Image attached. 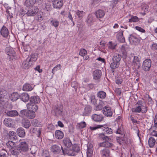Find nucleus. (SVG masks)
I'll return each instance as SVG.
<instances>
[{"label": "nucleus", "instance_id": "obj_15", "mask_svg": "<svg viewBox=\"0 0 157 157\" xmlns=\"http://www.w3.org/2000/svg\"><path fill=\"white\" fill-rule=\"evenodd\" d=\"M32 64L31 61H29V58L23 61L22 67L23 68L25 69H28Z\"/></svg>", "mask_w": 157, "mask_h": 157}, {"label": "nucleus", "instance_id": "obj_41", "mask_svg": "<svg viewBox=\"0 0 157 157\" xmlns=\"http://www.w3.org/2000/svg\"><path fill=\"white\" fill-rule=\"evenodd\" d=\"M97 96L99 98L103 99L105 98L106 96V94L103 91H100L98 92Z\"/></svg>", "mask_w": 157, "mask_h": 157}, {"label": "nucleus", "instance_id": "obj_39", "mask_svg": "<svg viewBox=\"0 0 157 157\" xmlns=\"http://www.w3.org/2000/svg\"><path fill=\"white\" fill-rule=\"evenodd\" d=\"M28 113V110L26 109H23L20 111L19 115L20 117H27Z\"/></svg>", "mask_w": 157, "mask_h": 157}, {"label": "nucleus", "instance_id": "obj_17", "mask_svg": "<svg viewBox=\"0 0 157 157\" xmlns=\"http://www.w3.org/2000/svg\"><path fill=\"white\" fill-rule=\"evenodd\" d=\"M113 144L108 141H105L99 144V146L100 147H103L106 148L111 147H113Z\"/></svg>", "mask_w": 157, "mask_h": 157}, {"label": "nucleus", "instance_id": "obj_7", "mask_svg": "<svg viewBox=\"0 0 157 157\" xmlns=\"http://www.w3.org/2000/svg\"><path fill=\"white\" fill-rule=\"evenodd\" d=\"M39 9L36 6L32 7L29 8L26 14L28 16H33L37 13Z\"/></svg>", "mask_w": 157, "mask_h": 157}, {"label": "nucleus", "instance_id": "obj_13", "mask_svg": "<svg viewBox=\"0 0 157 157\" xmlns=\"http://www.w3.org/2000/svg\"><path fill=\"white\" fill-rule=\"evenodd\" d=\"M22 126L26 128H28L31 126V124L29 121L28 119L23 118L21 120Z\"/></svg>", "mask_w": 157, "mask_h": 157}, {"label": "nucleus", "instance_id": "obj_57", "mask_svg": "<svg viewBox=\"0 0 157 157\" xmlns=\"http://www.w3.org/2000/svg\"><path fill=\"white\" fill-rule=\"evenodd\" d=\"M103 126V125H97L95 126L90 127V128L91 130H95L97 129L101 128Z\"/></svg>", "mask_w": 157, "mask_h": 157}, {"label": "nucleus", "instance_id": "obj_51", "mask_svg": "<svg viewBox=\"0 0 157 157\" xmlns=\"http://www.w3.org/2000/svg\"><path fill=\"white\" fill-rule=\"evenodd\" d=\"M102 102H100L98 105L95 106L94 107V109L96 111H98L101 109L103 108L102 105Z\"/></svg>", "mask_w": 157, "mask_h": 157}, {"label": "nucleus", "instance_id": "obj_25", "mask_svg": "<svg viewBox=\"0 0 157 157\" xmlns=\"http://www.w3.org/2000/svg\"><path fill=\"white\" fill-rule=\"evenodd\" d=\"M64 145L66 147H69L72 145V143L69 138H65L63 141Z\"/></svg>", "mask_w": 157, "mask_h": 157}, {"label": "nucleus", "instance_id": "obj_4", "mask_svg": "<svg viewBox=\"0 0 157 157\" xmlns=\"http://www.w3.org/2000/svg\"><path fill=\"white\" fill-rule=\"evenodd\" d=\"M151 61L150 59H147L144 61L142 65L143 69L145 71H150L151 66Z\"/></svg>", "mask_w": 157, "mask_h": 157}, {"label": "nucleus", "instance_id": "obj_20", "mask_svg": "<svg viewBox=\"0 0 157 157\" xmlns=\"http://www.w3.org/2000/svg\"><path fill=\"white\" fill-rule=\"evenodd\" d=\"M123 31H121L117 34V37L118 40L121 43H124L125 42V40L124 37L123 36Z\"/></svg>", "mask_w": 157, "mask_h": 157}, {"label": "nucleus", "instance_id": "obj_61", "mask_svg": "<svg viewBox=\"0 0 157 157\" xmlns=\"http://www.w3.org/2000/svg\"><path fill=\"white\" fill-rule=\"evenodd\" d=\"M93 17L92 16H91V15H88L86 21L87 23L90 24L92 23L93 22Z\"/></svg>", "mask_w": 157, "mask_h": 157}, {"label": "nucleus", "instance_id": "obj_36", "mask_svg": "<svg viewBox=\"0 0 157 157\" xmlns=\"http://www.w3.org/2000/svg\"><path fill=\"white\" fill-rule=\"evenodd\" d=\"M130 16L131 17V18L129 19V22H136L138 21L139 20V18L136 16L130 15Z\"/></svg>", "mask_w": 157, "mask_h": 157}, {"label": "nucleus", "instance_id": "obj_24", "mask_svg": "<svg viewBox=\"0 0 157 157\" xmlns=\"http://www.w3.org/2000/svg\"><path fill=\"white\" fill-rule=\"evenodd\" d=\"M55 136L57 139L60 140L63 138L64 134L62 132L59 130H57L55 132Z\"/></svg>", "mask_w": 157, "mask_h": 157}, {"label": "nucleus", "instance_id": "obj_30", "mask_svg": "<svg viewBox=\"0 0 157 157\" xmlns=\"http://www.w3.org/2000/svg\"><path fill=\"white\" fill-rule=\"evenodd\" d=\"M9 137L10 139L12 140H16L17 139V136L15 132L11 131L9 133Z\"/></svg>", "mask_w": 157, "mask_h": 157}, {"label": "nucleus", "instance_id": "obj_18", "mask_svg": "<svg viewBox=\"0 0 157 157\" xmlns=\"http://www.w3.org/2000/svg\"><path fill=\"white\" fill-rule=\"evenodd\" d=\"M9 33L8 29L5 26H3L0 31L1 34L4 37H7L8 36Z\"/></svg>", "mask_w": 157, "mask_h": 157}, {"label": "nucleus", "instance_id": "obj_42", "mask_svg": "<svg viewBox=\"0 0 157 157\" xmlns=\"http://www.w3.org/2000/svg\"><path fill=\"white\" fill-rule=\"evenodd\" d=\"M119 64L120 63H118L116 62L113 61V62L110 64V66L112 70H113L117 68L119 66Z\"/></svg>", "mask_w": 157, "mask_h": 157}, {"label": "nucleus", "instance_id": "obj_10", "mask_svg": "<svg viewBox=\"0 0 157 157\" xmlns=\"http://www.w3.org/2000/svg\"><path fill=\"white\" fill-rule=\"evenodd\" d=\"M27 107L28 109L34 111L35 113L38 109V107L36 104L32 103H29L27 105Z\"/></svg>", "mask_w": 157, "mask_h": 157}, {"label": "nucleus", "instance_id": "obj_47", "mask_svg": "<svg viewBox=\"0 0 157 157\" xmlns=\"http://www.w3.org/2000/svg\"><path fill=\"white\" fill-rule=\"evenodd\" d=\"M50 23L55 28L57 27L59 25V22L56 20L52 18L50 21Z\"/></svg>", "mask_w": 157, "mask_h": 157}, {"label": "nucleus", "instance_id": "obj_6", "mask_svg": "<svg viewBox=\"0 0 157 157\" xmlns=\"http://www.w3.org/2000/svg\"><path fill=\"white\" fill-rule=\"evenodd\" d=\"M102 112L103 114L108 117H111L113 113V110L109 106H105L103 108Z\"/></svg>", "mask_w": 157, "mask_h": 157}, {"label": "nucleus", "instance_id": "obj_43", "mask_svg": "<svg viewBox=\"0 0 157 157\" xmlns=\"http://www.w3.org/2000/svg\"><path fill=\"white\" fill-rule=\"evenodd\" d=\"M91 110L92 107L90 105H87L86 106L84 109V115H86L90 113L91 111Z\"/></svg>", "mask_w": 157, "mask_h": 157}, {"label": "nucleus", "instance_id": "obj_33", "mask_svg": "<svg viewBox=\"0 0 157 157\" xmlns=\"http://www.w3.org/2000/svg\"><path fill=\"white\" fill-rule=\"evenodd\" d=\"M156 140L153 137H150L148 141V144L150 147H153L155 145V143H156Z\"/></svg>", "mask_w": 157, "mask_h": 157}, {"label": "nucleus", "instance_id": "obj_16", "mask_svg": "<svg viewBox=\"0 0 157 157\" xmlns=\"http://www.w3.org/2000/svg\"><path fill=\"white\" fill-rule=\"evenodd\" d=\"M94 78L95 80L99 79L101 75L102 72L101 70H96L93 72Z\"/></svg>", "mask_w": 157, "mask_h": 157}, {"label": "nucleus", "instance_id": "obj_37", "mask_svg": "<svg viewBox=\"0 0 157 157\" xmlns=\"http://www.w3.org/2000/svg\"><path fill=\"white\" fill-rule=\"evenodd\" d=\"M6 146L10 150L16 147L15 144L12 141H9L6 143Z\"/></svg>", "mask_w": 157, "mask_h": 157}, {"label": "nucleus", "instance_id": "obj_29", "mask_svg": "<svg viewBox=\"0 0 157 157\" xmlns=\"http://www.w3.org/2000/svg\"><path fill=\"white\" fill-rule=\"evenodd\" d=\"M20 97L18 94L17 93H13L10 97V99L13 101H16Z\"/></svg>", "mask_w": 157, "mask_h": 157}, {"label": "nucleus", "instance_id": "obj_38", "mask_svg": "<svg viewBox=\"0 0 157 157\" xmlns=\"http://www.w3.org/2000/svg\"><path fill=\"white\" fill-rule=\"evenodd\" d=\"M36 114L34 111H32L31 110H28L27 117L29 119H33L35 116Z\"/></svg>", "mask_w": 157, "mask_h": 157}, {"label": "nucleus", "instance_id": "obj_50", "mask_svg": "<svg viewBox=\"0 0 157 157\" xmlns=\"http://www.w3.org/2000/svg\"><path fill=\"white\" fill-rule=\"evenodd\" d=\"M131 110L132 112L140 113L141 111L142 108L140 107V106H137L136 107L132 108Z\"/></svg>", "mask_w": 157, "mask_h": 157}, {"label": "nucleus", "instance_id": "obj_28", "mask_svg": "<svg viewBox=\"0 0 157 157\" xmlns=\"http://www.w3.org/2000/svg\"><path fill=\"white\" fill-rule=\"evenodd\" d=\"M36 2V0H26L24 5L27 7L33 6Z\"/></svg>", "mask_w": 157, "mask_h": 157}, {"label": "nucleus", "instance_id": "obj_8", "mask_svg": "<svg viewBox=\"0 0 157 157\" xmlns=\"http://www.w3.org/2000/svg\"><path fill=\"white\" fill-rule=\"evenodd\" d=\"M129 40L130 43L136 45L139 44L140 41V39L133 34L130 35Z\"/></svg>", "mask_w": 157, "mask_h": 157}, {"label": "nucleus", "instance_id": "obj_44", "mask_svg": "<svg viewBox=\"0 0 157 157\" xmlns=\"http://www.w3.org/2000/svg\"><path fill=\"white\" fill-rule=\"evenodd\" d=\"M85 14V13L82 11L78 10L75 13V15L77 16L80 19H81Z\"/></svg>", "mask_w": 157, "mask_h": 157}, {"label": "nucleus", "instance_id": "obj_59", "mask_svg": "<svg viewBox=\"0 0 157 157\" xmlns=\"http://www.w3.org/2000/svg\"><path fill=\"white\" fill-rule=\"evenodd\" d=\"M78 126L80 129L83 128L85 127L86 126V124L85 122L82 121L81 122L78 123Z\"/></svg>", "mask_w": 157, "mask_h": 157}, {"label": "nucleus", "instance_id": "obj_12", "mask_svg": "<svg viewBox=\"0 0 157 157\" xmlns=\"http://www.w3.org/2000/svg\"><path fill=\"white\" fill-rule=\"evenodd\" d=\"M63 2L62 0H55L53 3L54 8L59 9L61 8L63 6Z\"/></svg>", "mask_w": 157, "mask_h": 157}, {"label": "nucleus", "instance_id": "obj_14", "mask_svg": "<svg viewBox=\"0 0 157 157\" xmlns=\"http://www.w3.org/2000/svg\"><path fill=\"white\" fill-rule=\"evenodd\" d=\"M100 153L102 157H109L110 155V151L109 149L105 148L101 150Z\"/></svg>", "mask_w": 157, "mask_h": 157}, {"label": "nucleus", "instance_id": "obj_26", "mask_svg": "<svg viewBox=\"0 0 157 157\" xmlns=\"http://www.w3.org/2000/svg\"><path fill=\"white\" fill-rule=\"evenodd\" d=\"M38 57V55L37 54L34 53L31 54L29 57H28L29 60L33 64V62H35L37 60Z\"/></svg>", "mask_w": 157, "mask_h": 157}, {"label": "nucleus", "instance_id": "obj_34", "mask_svg": "<svg viewBox=\"0 0 157 157\" xmlns=\"http://www.w3.org/2000/svg\"><path fill=\"white\" fill-rule=\"evenodd\" d=\"M7 115L11 117H15L18 115V113L16 110H12L7 112Z\"/></svg>", "mask_w": 157, "mask_h": 157}, {"label": "nucleus", "instance_id": "obj_19", "mask_svg": "<svg viewBox=\"0 0 157 157\" xmlns=\"http://www.w3.org/2000/svg\"><path fill=\"white\" fill-rule=\"evenodd\" d=\"M30 103L33 104H37L40 102V99L38 96H33L31 97L29 99Z\"/></svg>", "mask_w": 157, "mask_h": 157}, {"label": "nucleus", "instance_id": "obj_22", "mask_svg": "<svg viewBox=\"0 0 157 157\" xmlns=\"http://www.w3.org/2000/svg\"><path fill=\"white\" fill-rule=\"evenodd\" d=\"M132 63L134 66L137 67V68L139 69L140 67V61L137 56H135L134 57Z\"/></svg>", "mask_w": 157, "mask_h": 157}, {"label": "nucleus", "instance_id": "obj_56", "mask_svg": "<svg viewBox=\"0 0 157 157\" xmlns=\"http://www.w3.org/2000/svg\"><path fill=\"white\" fill-rule=\"evenodd\" d=\"M37 149L36 147L35 146L31 147V148H30L31 153L32 154H35L36 153Z\"/></svg>", "mask_w": 157, "mask_h": 157}, {"label": "nucleus", "instance_id": "obj_9", "mask_svg": "<svg viewBox=\"0 0 157 157\" xmlns=\"http://www.w3.org/2000/svg\"><path fill=\"white\" fill-rule=\"evenodd\" d=\"M53 110L55 115H61L63 111V107L60 105H56L54 107Z\"/></svg>", "mask_w": 157, "mask_h": 157}, {"label": "nucleus", "instance_id": "obj_27", "mask_svg": "<svg viewBox=\"0 0 157 157\" xmlns=\"http://www.w3.org/2000/svg\"><path fill=\"white\" fill-rule=\"evenodd\" d=\"M20 97L21 100L24 102L27 101L30 99L29 94L27 93L22 94Z\"/></svg>", "mask_w": 157, "mask_h": 157}, {"label": "nucleus", "instance_id": "obj_2", "mask_svg": "<svg viewBox=\"0 0 157 157\" xmlns=\"http://www.w3.org/2000/svg\"><path fill=\"white\" fill-rule=\"evenodd\" d=\"M6 53L8 56L7 58L10 60H12L16 59V53L13 48L11 47H7L5 49Z\"/></svg>", "mask_w": 157, "mask_h": 157}, {"label": "nucleus", "instance_id": "obj_62", "mask_svg": "<svg viewBox=\"0 0 157 157\" xmlns=\"http://www.w3.org/2000/svg\"><path fill=\"white\" fill-rule=\"evenodd\" d=\"M32 125L34 126H38L39 125V123L38 121L36 119H33L31 122Z\"/></svg>", "mask_w": 157, "mask_h": 157}, {"label": "nucleus", "instance_id": "obj_63", "mask_svg": "<svg viewBox=\"0 0 157 157\" xmlns=\"http://www.w3.org/2000/svg\"><path fill=\"white\" fill-rule=\"evenodd\" d=\"M109 47L110 49H114L115 48L116 46V45L114 44H113L112 43V42L110 41L109 42Z\"/></svg>", "mask_w": 157, "mask_h": 157}, {"label": "nucleus", "instance_id": "obj_48", "mask_svg": "<svg viewBox=\"0 0 157 157\" xmlns=\"http://www.w3.org/2000/svg\"><path fill=\"white\" fill-rule=\"evenodd\" d=\"M103 131L105 133L108 134H110L113 133L112 129L108 127L104 128L103 129Z\"/></svg>", "mask_w": 157, "mask_h": 157}, {"label": "nucleus", "instance_id": "obj_3", "mask_svg": "<svg viewBox=\"0 0 157 157\" xmlns=\"http://www.w3.org/2000/svg\"><path fill=\"white\" fill-rule=\"evenodd\" d=\"M29 144L28 142L22 140L19 144L18 149L23 152H26L29 150Z\"/></svg>", "mask_w": 157, "mask_h": 157}, {"label": "nucleus", "instance_id": "obj_1", "mask_svg": "<svg viewBox=\"0 0 157 157\" xmlns=\"http://www.w3.org/2000/svg\"><path fill=\"white\" fill-rule=\"evenodd\" d=\"M79 146L77 144L72 145V148L68 150H65L62 149L63 154L64 155H67L69 156H73L80 151Z\"/></svg>", "mask_w": 157, "mask_h": 157}, {"label": "nucleus", "instance_id": "obj_58", "mask_svg": "<svg viewBox=\"0 0 157 157\" xmlns=\"http://www.w3.org/2000/svg\"><path fill=\"white\" fill-rule=\"evenodd\" d=\"M117 134H119L121 135H123V129L122 126H120V127H118L117 130L116 132Z\"/></svg>", "mask_w": 157, "mask_h": 157}, {"label": "nucleus", "instance_id": "obj_21", "mask_svg": "<svg viewBox=\"0 0 157 157\" xmlns=\"http://www.w3.org/2000/svg\"><path fill=\"white\" fill-rule=\"evenodd\" d=\"M17 132L18 136L21 137H24L25 135V132L23 128L20 127L17 130Z\"/></svg>", "mask_w": 157, "mask_h": 157}, {"label": "nucleus", "instance_id": "obj_52", "mask_svg": "<svg viewBox=\"0 0 157 157\" xmlns=\"http://www.w3.org/2000/svg\"><path fill=\"white\" fill-rule=\"evenodd\" d=\"M7 151L5 149H2L0 151V157H7Z\"/></svg>", "mask_w": 157, "mask_h": 157}, {"label": "nucleus", "instance_id": "obj_54", "mask_svg": "<svg viewBox=\"0 0 157 157\" xmlns=\"http://www.w3.org/2000/svg\"><path fill=\"white\" fill-rule=\"evenodd\" d=\"M61 65L59 64L56 65L55 67L52 69V72L53 73V74L54 75V72L55 71H57L58 70L60 69L61 68Z\"/></svg>", "mask_w": 157, "mask_h": 157}, {"label": "nucleus", "instance_id": "obj_35", "mask_svg": "<svg viewBox=\"0 0 157 157\" xmlns=\"http://www.w3.org/2000/svg\"><path fill=\"white\" fill-rule=\"evenodd\" d=\"M93 148L92 145H90L87 147V156H90L93 154Z\"/></svg>", "mask_w": 157, "mask_h": 157}, {"label": "nucleus", "instance_id": "obj_64", "mask_svg": "<svg viewBox=\"0 0 157 157\" xmlns=\"http://www.w3.org/2000/svg\"><path fill=\"white\" fill-rule=\"evenodd\" d=\"M36 19L39 21H41L43 19V17L41 14H38L36 17Z\"/></svg>", "mask_w": 157, "mask_h": 157}, {"label": "nucleus", "instance_id": "obj_23", "mask_svg": "<svg viewBox=\"0 0 157 157\" xmlns=\"http://www.w3.org/2000/svg\"><path fill=\"white\" fill-rule=\"evenodd\" d=\"M96 17L98 18H102L105 15V12L101 10H98L95 12Z\"/></svg>", "mask_w": 157, "mask_h": 157}, {"label": "nucleus", "instance_id": "obj_60", "mask_svg": "<svg viewBox=\"0 0 157 157\" xmlns=\"http://www.w3.org/2000/svg\"><path fill=\"white\" fill-rule=\"evenodd\" d=\"M10 121L7 118H6L4 121V123L7 126L10 127L11 125Z\"/></svg>", "mask_w": 157, "mask_h": 157}, {"label": "nucleus", "instance_id": "obj_32", "mask_svg": "<svg viewBox=\"0 0 157 157\" xmlns=\"http://www.w3.org/2000/svg\"><path fill=\"white\" fill-rule=\"evenodd\" d=\"M33 89V86L29 84L26 83L23 87V90L24 91H31Z\"/></svg>", "mask_w": 157, "mask_h": 157}, {"label": "nucleus", "instance_id": "obj_46", "mask_svg": "<svg viewBox=\"0 0 157 157\" xmlns=\"http://www.w3.org/2000/svg\"><path fill=\"white\" fill-rule=\"evenodd\" d=\"M126 45H123L121 47V50L123 54V57L124 58H125L127 56V53L125 50Z\"/></svg>", "mask_w": 157, "mask_h": 157}, {"label": "nucleus", "instance_id": "obj_11", "mask_svg": "<svg viewBox=\"0 0 157 157\" xmlns=\"http://www.w3.org/2000/svg\"><path fill=\"white\" fill-rule=\"evenodd\" d=\"M103 117L102 114H94L92 116V119L96 122H100L103 119Z\"/></svg>", "mask_w": 157, "mask_h": 157}, {"label": "nucleus", "instance_id": "obj_53", "mask_svg": "<svg viewBox=\"0 0 157 157\" xmlns=\"http://www.w3.org/2000/svg\"><path fill=\"white\" fill-rule=\"evenodd\" d=\"M17 149L18 150V148H17L15 147H13V148L11 149L10 150L12 154L14 155H17L18 153Z\"/></svg>", "mask_w": 157, "mask_h": 157}, {"label": "nucleus", "instance_id": "obj_40", "mask_svg": "<svg viewBox=\"0 0 157 157\" xmlns=\"http://www.w3.org/2000/svg\"><path fill=\"white\" fill-rule=\"evenodd\" d=\"M98 137L99 139L105 141H108L109 139V137L106 136L103 133L99 134Z\"/></svg>", "mask_w": 157, "mask_h": 157}, {"label": "nucleus", "instance_id": "obj_5", "mask_svg": "<svg viewBox=\"0 0 157 157\" xmlns=\"http://www.w3.org/2000/svg\"><path fill=\"white\" fill-rule=\"evenodd\" d=\"M61 149H63L62 147L60 145L56 144L52 145L50 148L51 151L54 154L60 153L61 151Z\"/></svg>", "mask_w": 157, "mask_h": 157}, {"label": "nucleus", "instance_id": "obj_49", "mask_svg": "<svg viewBox=\"0 0 157 157\" xmlns=\"http://www.w3.org/2000/svg\"><path fill=\"white\" fill-rule=\"evenodd\" d=\"M44 9L47 11H50L52 10V7L51 4L48 3H45Z\"/></svg>", "mask_w": 157, "mask_h": 157}, {"label": "nucleus", "instance_id": "obj_31", "mask_svg": "<svg viewBox=\"0 0 157 157\" xmlns=\"http://www.w3.org/2000/svg\"><path fill=\"white\" fill-rule=\"evenodd\" d=\"M121 59V55L116 54L114 55L112 59L113 61L116 62L118 63H120Z\"/></svg>", "mask_w": 157, "mask_h": 157}, {"label": "nucleus", "instance_id": "obj_55", "mask_svg": "<svg viewBox=\"0 0 157 157\" xmlns=\"http://www.w3.org/2000/svg\"><path fill=\"white\" fill-rule=\"evenodd\" d=\"M87 54V51L84 48L80 49L79 53V55L82 56L83 57Z\"/></svg>", "mask_w": 157, "mask_h": 157}, {"label": "nucleus", "instance_id": "obj_45", "mask_svg": "<svg viewBox=\"0 0 157 157\" xmlns=\"http://www.w3.org/2000/svg\"><path fill=\"white\" fill-rule=\"evenodd\" d=\"M5 91L0 90V101H5Z\"/></svg>", "mask_w": 157, "mask_h": 157}]
</instances>
